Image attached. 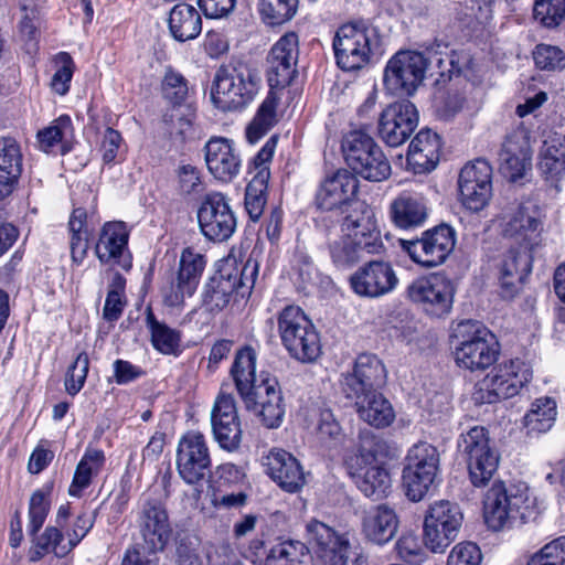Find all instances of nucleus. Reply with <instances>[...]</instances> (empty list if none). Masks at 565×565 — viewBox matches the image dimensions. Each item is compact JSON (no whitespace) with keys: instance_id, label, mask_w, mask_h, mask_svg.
Returning a JSON list of instances; mask_svg holds the SVG:
<instances>
[{"instance_id":"obj_1","label":"nucleus","mask_w":565,"mask_h":565,"mask_svg":"<svg viewBox=\"0 0 565 565\" xmlns=\"http://www.w3.org/2000/svg\"><path fill=\"white\" fill-rule=\"evenodd\" d=\"M257 353L245 347L235 354L231 375L247 411L258 416L267 428H277L285 416L284 396L278 381L260 374L256 377Z\"/></svg>"},{"instance_id":"obj_2","label":"nucleus","mask_w":565,"mask_h":565,"mask_svg":"<svg viewBox=\"0 0 565 565\" xmlns=\"http://www.w3.org/2000/svg\"><path fill=\"white\" fill-rule=\"evenodd\" d=\"M451 339L455 362L462 370L484 371L498 360L500 347L497 338L479 321H460Z\"/></svg>"},{"instance_id":"obj_3","label":"nucleus","mask_w":565,"mask_h":565,"mask_svg":"<svg viewBox=\"0 0 565 565\" xmlns=\"http://www.w3.org/2000/svg\"><path fill=\"white\" fill-rule=\"evenodd\" d=\"M260 84L262 76L255 66L241 61L232 63L217 70L211 98L224 111L243 109L254 100Z\"/></svg>"},{"instance_id":"obj_4","label":"nucleus","mask_w":565,"mask_h":565,"mask_svg":"<svg viewBox=\"0 0 565 565\" xmlns=\"http://www.w3.org/2000/svg\"><path fill=\"white\" fill-rule=\"evenodd\" d=\"M384 447V443L375 437L364 436L358 452L348 460L356 487L365 497L374 500L384 498L391 488L390 473L379 460V454Z\"/></svg>"},{"instance_id":"obj_5","label":"nucleus","mask_w":565,"mask_h":565,"mask_svg":"<svg viewBox=\"0 0 565 565\" xmlns=\"http://www.w3.org/2000/svg\"><path fill=\"white\" fill-rule=\"evenodd\" d=\"M277 322L281 343L292 358L301 362H313L320 356L319 333L300 307H285Z\"/></svg>"},{"instance_id":"obj_6","label":"nucleus","mask_w":565,"mask_h":565,"mask_svg":"<svg viewBox=\"0 0 565 565\" xmlns=\"http://www.w3.org/2000/svg\"><path fill=\"white\" fill-rule=\"evenodd\" d=\"M530 508L526 487H507L502 481L494 482L483 499V516L493 531L510 527L516 518L524 519Z\"/></svg>"},{"instance_id":"obj_7","label":"nucleus","mask_w":565,"mask_h":565,"mask_svg":"<svg viewBox=\"0 0 565 565\" xmlns=\"http://www.w3.org/2000/svg\"><path fill=\"white\" fill-rule=\"evenodd\" d=\"M348 166L362 178L381 182L391 174V164L372 137L362 130L349 132L342 143Z\"/></svg>"},{"instance_id":"obj_8","label":"nucleus","mask_w":565,"mask_h":565,"mask_svg":"<svg viewBox=\"0 0 565 565\" xmlns=\"http://www.w3.org/2000/svg\"><path fill=\"white\" fill-rule=\"evenodd\" d=\"M532 371L520 360L500 364L476 385L472 399L476 404H493L519 394L531 381Z\"/></svg>"},{"instance_id":"obj_9","label":"nucleus","mask_w":565,"mask_h":565,"mask_svg":"<svg viewBox=\"0 0 565 565\" xmlns=\"http://www.w3.org/2000/svg\"><path fill=\"white\" fill-rule=\"evenodd\" d=\"M424 83V53L418 50H399L386 62L383 86L387 94L397 97L414 96Z\"/></svg>"},{"instance_id":"obj_10","label":"nucleus","mask_w":565,"mask_h":565,"mask_svg":"<svg viewBox=\"0 0 565 565\" xmlns=\"http://www.w3.org/2000/svg\"><path fill=\"white\" fill-rule=\"evenodd\" d=\"M462 452L466 456L469 478L475 487L486 486L499 466V455L490 446L483 427H472L462 435Z\"/></svg>"},{"instance_id":"obj_11","label":"nucleus","mask_w":565,"mask_h":565,"mask_svg":"<svg viewBox=\"0 0 565 565\" xmlns=\"http://www.w3.org/2000/svg\"><path fill=\"white\" fill-rule=\"evenodd\" d=\"M177 470L188 484H198L210 471L212 459L205 436L198 430L185 433L178 443Z\"/></svg>"},{"instance_id":"obj_12","label":"nucleus","mask_w":565,"mask_h":565,"mask_svg":"<svg viewBox=\"0 0 565 565\" xmlns=\"http://www.w3.org/2000/svg\"><path fill=\"white\" fill-rule=\"evenodd\" d=\"M337 64L343 71L364 67L371 56V31L364 25L344 24L333 40Z\"/></svg>"},{"instance_id":"obj_13","label":"nucleus","mask_w":565,"mask_h":565,"mask_svg":"<svg viewBox=\"0 0 565 565\" xmlns=\"http://www.w3.org/2000/svg\"><path fill=\"white\" fill-rule=\"evenodd\" d=\"M198 222L202 234L217 242L228 239L237 225L230 200L221 192L205 195L198 210Z\"/></svg>"},{"instance_id":"obj_14","label":"nucleus","mask_w":565,"mask_h":565,"mask_svg":"<svg viewBox=\"0 0 565 565\" xmlns=\"http://www.w3.org/2000/svg\"><path fill=\"white\" fill-rule=\"evenodd\" d=\"M459 199L462 205L479 212L492 196V168L482 159L466 164L458 179Z\"/></svg>"},{"instance_id":"obj_15","label":"nucleus","mask_w":565,"mask_h":565,"mask_svg":"<svg viewBox=\"0 0 565 565\" xmlns=\"http://www.w3.org/2000/svg\"><path fill=\"white\" fill-rule=\"evenodd\" d=\"M419 122V113L409 100L387 105L379 118V136L391 147L404 143Z\"/></svg>"},{"instance_id":"obj_16","label":"nucleus","mask_w":565,"mask_h":565,"mask_svg":"<svg viewBox=\"0 0 565 565\" xmlns=\"http://www.w3.org/2000/svg\"><path fill=\"white\" fill-rule=\"evenodd\" d=\"M349 281L355 295L374 299L392 292L398 284V278L390 263L371 260L358 268Z\"/></svg>"},{"instance_id":"obj_17","label":"nucleus","mask_w":565,"mask_h":565,"mask_svg":"<svg viewBox=\"0 0 565 565\" xmlns=\"http://www.w3.org/2000/svg\"><path fill=\"white\" fill-rule=\"evenodd\" d=\"M532 147L527 131L518 128L507 135L499 152V170L511 182L522 179L532 168Z\"/></svg>"},{"instance_id":"obj_18","label":"nucleus","mask_w":565,"mask_h":565,"mask_svg":"<svg viewBox=\"0 0 565 565\" xmlns=\"http://www.w3.org/2000/svg\"><path fill=\"white\" fill-rule=\"evenodd\" d=\"M341 232L366 248V254H380L384 248L375 213L364 202H354V207L342 221Z\"/></svg>"},{"instance_id":"obj_19","label":"nucleus","mask_w":565,"mask_h":565,"mask_svg":"<svg viewBox=\"0 0 565 565\" xmlns=\"http://www.w3.org/2000/svg\"><path fill=\"white\" fill-rule=\"evenodd\" d=\"M214 439L226 451H235L242 443V427L235 399L231 394L221 392L211 412Z\"/></svg>"},{"instance_id":"obj_20","label":"nucleus","mask_w":565,"mask_h":565,"mask_svg":"<svg viewBox=\"0 0 565 565\" xmlns=\"http://www.w3.org/2000/svg\"><path fill=\"white\" fill-rule=\"evenodd\" d=\"M542 232V213L534 204H522L503 218V235L513 238L525 249H532L540 244Z\"/></svg>"},{"instance_id":"obj_21","label":"nucleus","mask_w":565,"mask_h":565,"mask_svg":"<svg viewBox=\"0 0 565 565\" xmlns=\"http://www.w3.org/2000/svg\"><path fill=\"white\" fill-rule=\"evenodd\" d=\"M386 375L385 366L376 355L363 353L358 356L353 372L343 376L342 390L349 398L360 397L383 386Z\"/></svg>"},{"instance_id":"obj_22","label":"nucleus","mask_w":565,"mask_h":565,"mask_svg":"<svg viewBox=\"0 0 565 565\" xmlns=\"http://www.w3.org/2000/svg\"><path fill=\"white\" fill-rule=\"evenodd\" d=\"M298 54L299 39L295 32H287L274 44L268 57V83L271 89L282 88L291 83Z\"/></svg>"},{"instance_id":"obj_23","label":"nucleus","mask_w":565,"mask_h":565,"mask_svg":"<svg viewBox=\"0 0 565 565\" xmlns=\"http://www.w3.org/2000/svg\"><path fill=\"white\" fill-rule=\"evenodd\" d=\"M204 159L209 172L218 181L231 182L241 171L242 159L234 141L225 137H212L204 146Z\"/></svg>"},{"instance_id":"obj_24","label":"nucleus","mask_w":565,"mask_h":565,"mask_svg":"<svg viewBox=\"0 0 565 565\" xmlns=\"http://www.w3.org/2000/svg\"><path fill=\"white\" fill-rule=\"evenodd\" d=\"M137 522L147 547L151 552L162 551L171 535L164 505L159 500H146L140 507Z\"/></svg>"},{"instance_id":"obj_25","label":"nucleus","mask_w":565,"mask_h":565,"mask_svg":"<svg viewBox=\"0 0 565 565\" xmlns=\"http://www.w3.org/2000/svg\"><path fill=\"white\" fill-rule=\"evenodd\" d=\"M129 231L124 222H107L100 230L95 254L100 263L115 264L124 269L130 267L128 252Z\"/></svg>"},{"instance_id":"obj_26","label":"nucleus","mask_w":565,"mask_h":565,"mask_svg":"<svg viewBox=\"0 0 565 565\" xmlns=\"http://www.w3.org/2000/svg\"><path fill=\"white\" fill-rule=\"evenodd\" d=\"M266 473L289 493L298 492L306 483L300 462L290 452L274 448L263 458Z\"/></svg>"},{"instance_id":"obj_27","label":"nucleus","mask_w":565,"mask_h":565,"mask_svg":"<svg viewBox=\"0 0 565 565\" xmlns=\"http://www.w3.org/2000/svg\"><path fill=\"white\" fill-rule=\"evenodd\" d=\"M359 181L348 170H338L324 179L317 193L319 207L333 211L351 206L358 193Z\"/></svg>"},{"instance_id":"obj_28","label":"nucleus","mask_w":565,"mask_h":565,"mask_svg":"<svg viewBox=\"0 0 565 565\" xmlns=\"http://www.w3.org/2000/svg\"><path fill=\"white\" fill-rule=\"evenodd\" d=\"M205 260L202 254L195 253L192 248H185L180 258V269L177 284L166 294L164 301L169 306H179L185 297H191L204 269Z\"/></svg>"},{"instance_id":"obj_29","label":"nucleus","mask_w":565,"mask_h":565,"mask_svg":"<svg viewBox=\"0 0 565 565\" xmlns=\"http://www.w3.org/2000/svg\"><path fill=\"white\" fill-rule=\"evenodd\" d=\"M310 540L321 548L323 565H348L350 543L343 535H337L327 524L311 521L307 525Z\"/></svg>"},{"instance_id":"obj_30","label":"nucleus","mask_w":565,"mask_h":565,"mask_svg":"<svg viewBox=\"0 0 565 565\" xmlns=\"http://www.w3.org/2000/svg\"><path fill=\"white\" fill-rule=\"evenodd\" d=\"M399 520L394 511L386 504L372 507L362 519V532L365 537L377 545L393 540L398 531Z\"/></svg>"},{"instance_id":"obj_31","label":"nucleus","mask_w":565,"mask_h":565,"mask_svg":"<svg viewBox=\"0 0 565 565\" xmlns=\"http://www.w3.org/2000/svg\"><path fill=\"white\" fill-rule=\"evenodd\" d=\"M22 151L15 139L0 138V200L15 189L22 173Z\"/></svg>"},{"instance_id":"obj_32","label":"nucleus","mask_w":565,"mask_h":565,"mask_svg":"<svg viewBox=\"0 0 565 565\" xmlns=\"http://www.w3.org/2000/svg\"><path fill=\"white\" fill-rule=\"evenodd\" d=\"M353 398L355 399L359 417L369 425L383 428L394 422L395 412L393 406L381 393L375 391Z\"/></svg>"},{"instance_id":"obj_33","label":"nucleus","mask_w":565,"mask_h":565,"mask_svg":"<svg viewBox=\"0 0 565 565\" xmlns=\"http://www.w3.org/2000/svg\"><path fill=\"white\" fill-rule=\"evenodd\" d=\"M454 286L441 274L426 277V315L441 318L448 315L454 302Z\"/></svg>"},{"instance_id":"obj_34","label":"nucleus","mask_w":565,"mask_h":565,"mask_svg":"<svg viewBox=\"0 0 565 565\" xmlns=\"http://www.w3.org/2000/svg\"><path fill=\"white\" fill-rule=\"evenodd\" d=\"M169 30L174 40L185 42L195 39L202 31V19L191 4H175L169 15Z\"/></svg>"},{"instance_id":"obj_35","label":"nucleus","mask_w":565,"mask_h":565,"mask_svg":"<svg viewBox=\"0 0 565 565\" xmlns=\"http://www.w3.org/2000/svg\"><path fill=\"white\" fill-rule=\"evenodd\" d=\"M403 490L413 502L424 498V447L415 444L408 451L403 470Z\"/></svg>"},{"instance_id":"obj_36","label":"nucleus","mask_w":565,"mask_h":565,"mask_svg":"<svg viewBox=\"0 0 565 565\" xmlns=\"http://www.w3.org/2000/svg\"><path fill=\"white\" fill-rule=\"evenodd\" d=\"M531 271V255L527 249H510L500 267V281L509 295L515 291L516 285Z\"/></svg>"},{"instance_id":"obj_37","label":"nucleus","mask_w":565,"mask_h":565,"mask_svg":"<svg viewBox=\"0 0 565 565\" xmlns=\"http://www.w3.org/2000/svg\"><path fill=\"white\" fill-rule=\"evenodd\" d=\"M456 243L455 230L440 224L426 232V267L438 266L452 252Z\"/></svg>"},{"instance_id":"obj_38","label":"nucleus","mask_w":565,"mask_h":565,"mask_svg":"<svg viewBox=\"0 0 565 565\" xmlns=\"http://www.w3.org/2000/svg\"><path fill=\"white\" fill-rule=\"evenodd\" d=\"M393 223L403 230L419 226L424 222V205L420 196L402 193L390 207Z\"/></svg>"},{"instance_id":"obj_39","label":"nucleus","mask_w":565,"mask_h":565,"mask_svg":"<svg viewBox=\"0 0 565 565\" xmlns=\"http://www.w3.org/2000/svg\"><path fill=\"white\" fill-rule=\"evenodd\" d=\"M105 463V455L99 449H87L77 463L68 493L72 497H79L86 489L94 476H97Z\"/></svg>"},{"instance_id":"obj_40","label":"nucleus","mask_w":565,"mask_h":565,"mask_svg":"<svg viewBox=\"0 0 565 565\" xmlns=\"http://www.w3.org/2000/svg\"><path fill=\"white\" fill-rule=\"evenodd\" d=\"M311 556L306 545L299 541H280L274 544L265 565H310Z\"/></svg>"},{"instance_id":"obj_41","label":"nucleus","mask_w":565,"mask_h":565,"mask_svg":"<svg viewBox=\"0 0 565 565\" xmlns=\"http://www.w3.org/2000/svg\"><path fill=\"white\" fill-rule=\"evenodd\" d=\"M557 415L556 402L551 397L535 399L524 416V426L529 433L541 434L548 431Z\"/></svg>"},{"instance_id":"obj_42","label":"nucleus","mask_w":565,"mask_h":565,"mask_svg":"<svg viewBox=\"0 0 565 565\" xmlns=\"http://www.w3.org/2000/svg\"><path fill=\"white\" fill-rule=\"evenodd\" d=\"M539 170L546 180L561 179L565 174V147L555 139L545 140L540 153Z\"/></svg>"},{"instance_id":"obj_43","label":"nucleus","mask_w":565,"mask_h":565,"mask_svg":"<svg viewBox=\"0 0 565 565\" xmlns=\"http://www.w3.org/2000/svg\"><path fill=\"white\" fill-rule=\"evenodd\" d=\"M146 323L151 334V343L156 350L163 354H177L180 348V332L156 319L148 309Z\"/></svg>"},{"instance_id":"obj_44","label":"nucleus","mask_w":565,"mask_h":565,"mask_svg":"<svg viewBox=\"0 0 565 565\" xmlns=\"http://www.w3.org/2000/svg\"><path fill=\"white\" fill-rule=\"evenodd\" d=\"M278 99L270 92L259 106L256 116L246 129V138L249 143H256L263 138L276 122V108Z\"/></svg>"},{"instance_id":"obj_45","label":"nucleus","mask_w":565,"mask_h":565,"mask_svg":"<svg viewBox=\"0 0 565 565\" xmlns=\"http://www.w3.org/2000/svg\"><path fill=\"white\" fill-rule=\"evenodd\" d=\"M299 0H258L262 21L270 26L290 21L297 13Z\"/></svg>"},{"instance_id":"obj_46","label":"nucleus","mask_w":565,"mask_h":565,"mask_svg":"<svg viewBox=\"0 0 565 565\" xmlns=\"http://www.w3.org/2000/svg\"><path fill=\"white\" fill-rule=\"evenodd\" d=\"M313 433L317 440L328 448L337 447L344 440L343 429L330 409L319 411Z\"/></svg>"},{"instance_id":"obj_47","label":"nucleus","mask_w":565,"mask_h":565,"mask_svg":"<svg viewBox=\"0 0 565 565\" xmlns=\"http://www.w3.org/2000/svg\"><path fill=\"white\" fill-rule=\"evenodd\" d=\"M234 290H236V281H232L231 276L220 275L212 278L204 292L205 307L211 312L223 310L230 303Z\"/></svg>"},{"instance_id":"obj_48","label":"nucleus","mask_w":565,"mask_h":565,"mask_svg":"<svg viewBox=\"0 0 565 565\" xmlns=\"http://www.w3.org/2000/svg\"><path fill=\"white\" fill-rule=\"evenodd\" d=\"M426 519H428V523L440 526L446 532L458 533L462 522V514L456 504L441 500L430 505Z\"/></svg>"},{"instance_id":"obj_49","label":"nucleus","mask_w":565,"mask_h":565,"mask_svg":"<svg viewBox=\"0 0 565 565\" xmlns=\"http://www.w3.org/2000/svg\"><path fill=\"white\" fill-rule=\"evenodd\" d=\"M93 524L94 518L92 514L87 512L78 514L72 529L67 530L65 535L62 533V539L57 541L55 555L58 557L67 555L86 536Z\"/></svg>"},{"instance_id":"obj_50","label":"nucleus","mask_w":565,"mask_h":565,"mask_svg":"<svg viewBox=\"0 0 565 565\" xmlns=\"http://www.w3.org/2000/svg\"><path fill=\"white\" fill-rule=\"evenodd\" d=\"M366 254V248L362 247L358 242L342 236L330 244V255L334 265L339 268H348L359 262Z\"/></svg>"},{"instance_id":"obj_51","label":"nucleus","mask_w":565,"mask_h":565,"mask_svg":"<svg viewBox=\"0 0 565 565\" xmlns=\"http://www.w3.org/2000/svg\"><path fill=\"white\" fill-rule=\"evenodd\" d=\"M72 120L63 115L53 120L47 127L40 130L36 135L39 148L49 153L60 146L64 138L72 134Z\"/></svg>"},{"instance_id":"obj_52","label":"nucleus","mask_w":565,"mask_h":565,"mask_svg":"<svg viewBox=\"0 0 565 565\" xmlns=\"http://www.w3.org/2000/svg\"><path fill=\"white\" fill-rule=\"evenodd\" d=\"M268 185V173L260 172L258 177H252L245 192V206L249 217L258 220L266 204V190Z\"/></svg>"},{"instance_id":"obj_53","label":"nucleus","mask_w":565,"mask_h":565,"mask_svg":"<svg viewBox=\"0 0 565 565\" xmlns=\"http://www.w3.org/2000/svg\"><path fill=\"white\" fill-rule=\"evenodd\" d=\"M52 487L46 484L35 490L30 499L29 504V524L28 532L35 535L45 522L50 511V495Z\"/></svg>"},{"instance_id":"obj_54","label":"nucleus","mask_w":565,"mask_h":565,"mask_svg":"<svg viewBox=\"0 0 565 565\" xmlns=\"http://www.w3.org/2000/svg\"><path fill=\"white\" fill-rule=\"evenodd\" d=\"M534 19L545 28H556L565 19V0H535Z\"/></svg>"},{"instance_id":"obj_55","label":"nucleus","mask_w":565,"mask_h":565,"mask_svg":"<svg viewBox=\"0 0 565 565\" xmlns=\"http://www.w3.org/2000/svg\"><path fill=\"white\" fill-rule=\"evenodd\" d=\"M55 72L51 79L52 89L63 96L70 89V83L74 73V61L66 52H60L53 60Z\"/></svg>"},{"instance_id":"obj_56","label":"nucleus","mask_w":565,"mask_h":565,"mask_svg":"<svg viewBox=\"0 0 565 565\" xmlns=\"http://www.w3.org/2000/svg\"><path fill=\"white\" fill-rule=\"evenodd\" d=\"M526 565H565V536H559L533 553Z\"/></svg>"},{"instance_id":"obj_57","label":"nucleus","mask_w":565,"mask_h":565,"mask_svg":"<svg viewBox=\"0 0 565 565\" xmlns=\"http://www.w3.org/2000/svg\"><path fill=\"white\" fill-rule=\"evenodd\" d=\"M535 65L543 71H557L565 67V52L555 45L537 44L533 51Z\"/></svg>"},{"instance_id":"obj_58","label":"nucleus","mask_w":565,"mask_h":565,"mask_svg":"<svg viewBox=\"0 0 565 565\" xmlns=\"http://www.w3.org/2000/svg\"><path fill=\"white\" fill-rule=\"evenodd\" d=\"M99 152L105 164H114L122 159L125 145L119 131L108 127L103 132Z\"/></svg>"},{"instance_id":"obj_59","label":"nucleus","mask_w":565,"mask_h":565,"mask_svg":"<svg viewBox=\"0 0 565 565\" xmlns=\"http://www.w3.org/2000/svg\"><path fill=\"white\" fill-rule=\"evenodd\" d=\"M424 540L414 532H405L397 541L399 557L409 565H422L424 562Z\"/></svg>"},{"instance_id":"obj_60","label":"nucleus","mask_w":565,"mask_h":565,"mask_svg":"<svg viewBox=\"0 0 565 565\" xmlns=\"http://www.w3.org/2000/svg\"><path fill=\"white\" fill-rule=\"evenodd\" d=\"M89 369L87 353L81 352L68 367L65 379V388L70 395H76L85 384Z\"/></svg>"},{"instance_id":"obj_61","label":"nucleus","mask_w":565,"mask_h":565,"mask_svg":"<svg viewBox=\"0 0 565 565\" xmlns=\"http://www.w3.org/2000/svg\"><path fill=\"white\" fill-rule=\"evenodd\" d=\"M61 539L62 532L56 526H47L40 536L34 539L33 546L29 552L30 561L38 562L50 551L55 554V546Z\"/></svg>"},{"instance_id":"obj_62","label":"nucleus","mask_w":565,"mask_h":565,"mask_svg":"<svg viewBox=\"0 0 565 565\" xmlns=\"http://www.w3.org/2000/svg\"><path fill=\"white\" fill-rule=\"evenodd\" d=\"M162 90L166 98L173 104H179L188 94L186 81L180 73L168 68L164 73Z\"/></svg>"},{"instance_id":"obj_63","label":"nucleus","mask_w":565,"mask_h":565,"mask_svg":"<svg viewBox=\"0 0 565 565\" xmlns=\"http://www.w3.org/2000/svg\"><path fill=\"white\" fill-rule=\"evenodd\" d=\"M481 558V552L477 544L463 542L451 550L447 565H479Z\"/></svg>"},{"instance_id":"obj_64","label":"nucleus","mask_w":565,"mask_h":565,"mask_svg":"<svg viewBox=\"0 0 565 565\" xmlns=\"http://www.w3.org/2000/svg\"><path fill=\"white\" fill-rule=\"evenodd\" d=\"M457 534L456 532H446L445 529L428 523V519H426V550L433 553H444Z\"/></svg>"}]
</instances>
